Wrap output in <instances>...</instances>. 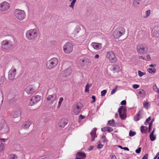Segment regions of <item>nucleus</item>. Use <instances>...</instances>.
<instances>
[{
	"label": "nucleus",
	"instance_id": "obj_28",
	"mask_svg": "<svg viewBox=\"0 0 159 159\" xmlns=\"http://www.w3.org/2000/svg\"><path fill=\"white\" fill-rule=\"evenodd\" d=\"M72 72V70L70 68H68L66 69L64 72V74L66 77L70 75Z\"/></svg>",
	"mask_w": 159,
	"mask_h": 159
},
{
	"label": "nucleus",
	"instance_id": "obj_4",
	"mask_svg": "<svg viewBox=\"0 0 159 159\" xmlns=\"http://www.w3.org/2000/svg\"><path fill=\"white\" fill-rule=\"evenodd\" d=\"M1 48L5 50H9L12 48L13 46V42L10 40L5 39L3 40L1 43Z\"/></svg>",
	"mask_w": 159,
	"mask_h": 159
},
{
	"label": "nucleus",
	"instance_id": "obj_52",
	"mask_svg": "<svg viewBox=\"0 0 159 159\" xmlns=\"http://www.w3.org/2000/svg\"><path fill=\"white\" fill-rule=\"evenodd\" d=\"M103 145L101 143H99L97 145V148L98 149H101L102 148L103 146Z\"/></svg>",
	"mask_w": 159,
	"mask_h": 159
},
{
	"label": "nucleus",
	"instance_id": "obj_64",
	"mask_svg": "<svg viewBox=\"0 0 159 159\" xmlns=\"http://www.w3.org/2000/svg\"><path fill=\"white\" fill-rule=\"evenodd\" d=\"M158 154H159V152H158L156 156H155V157H154V158H153V159H156V158H157V157L158 156Z\"/></svg>",
	"mask_w": 159,
	"mask_h": 159
},
{
	"label": "nucleus",
	"instance_id": "obj_30",
	"mask_svg": "<svg viewBox=\"0 0 159 159\" xmlns=\"http://www.w3.org/2000/svg\"><path fill=\"white\" fill-rule=\"evenodd\" d=\"M148 71L149 73L151 74H153L155 73L156 71V69L154 68H149L148 69Z\"/></svg>",
	"mask_w": 159,
	"mask_h": 159
},
{
	"label": "nucleus",
	"instance_id": "obj_3",
	"mask_svg": "<svg viewBox=\"0 0 159 159\" xmlns=\"http://www.w3.org/2000/svg\"><path fill=\"white\" fill-rule=\"evenodd\" d=\"M58 60L55 57H53L49 61L46 63V67L49 70H52L58 64Z\"/></svg>",
	"mask_w": 159,
	"mask_h": 159
},
{
	"label": "nucleus",
	"instance_id": "obj_49",
	"mask_svg": "<svg viewBox=\"0 0 159 159\" xmlns=\"http://www.w3.org/2000/svg\"><path fill=\"white\" fill-rule=\"evenodd\" d=\"M139 87V85L137 84H134L133 85V87L134 89H137Z\"/></svg>",
	"mask_w": 159,
	"mask_h": 159
},
{
	"label": "nucleus",
	"instance_id": "obj_12",
	"mask_svg": "<svg viewBox=\"0 0 159 159\" xmlns=\"http://www.w3.org/2000/svg\"><path fill=\"white\" fill-rule=\"evenodd\" d=\"M41 99V96L39 95H34L30 99L29 102V105L30 106H32L39 101Z\"/></svg>",
	"mask_w": 159,
	"mask_h": 159
},
{
	"label": "nucleus",
	"instance_id": "obj_36",
	"mask_svg": "<svg viewBox=\"0 0 159 159\" xmlns=\"http://www.w3.org/2000/svg\"><path fill=\"white\" fill-rule=\"evenodd\" d=\"M102 140L103 142L104 143H106L108 141L107 139H106L105 136L104 135L102 136Z\"/></svg>",
	"mask_w": 159,
	"mask_h": 159
},
{
	"label": "nucleus",
	"instance_id": "obj_17",
	"mask_svg": "<svg viewBox=\"0 0 159 159\" xmlns=\"http://www.w3.org/2000/svg\"><path fill=\"white\" fill-rule=\"evenodd\" d=\"M67 120L66 118H63L60 120L58 125L59 127L61 128H63L66 125L67 123Z\"/></svg>",
	"mask_w": 159,
	"mask_h": 159
},
{
	"label": "nucleus",
	"instance_id": "obj_60",
	"mask_svg": "<svg viewBox=\"0 0 159 159\" xmlns=\"http://www.w3.org/2000/svg\"><path fill=\"white\" fill-rule=\"evenodd\" d=\"M63 98L62 97H61L59 99V101L58 103H59V104L60 103V104H61V103H62V102L63 101Z\"/></svg>",
	"mask_w": 159,
	"mask_h": 159
},
{
	"label": "nucleus",
	"instance_id": "obj_9",
	"mask_svg": "<svg viewBox=\"0 0 159 159\" xmlns=\"http://www.w3.org/2000/svg\"><path fill=\"white\" fill-rule=\"evenodd\" d=\"M16 73V70L14 66H12L8 72V79L9 80H14Z\"/></svg>",
	"mask_w": 159,
	"mask_h": 159
},
{
	"label": "nucleus",
	"instance_id": "obj_41",
	"mask_svg": "<svg viewBox=\"0 0 159 159\" xmlns=\"http://www.w3.org/2000/svg\"><path fill=\"white\" fill-rule=\"evenodd\" d=\"M151 13V11L150 10H148L146 11L145 12V14L146 16V17H148V16H149Z\"/></svg>",
	"mask_w": 159,
	"mask_h": 159
},
{
	"label": "nucleus",
	"instance_id": "obj_44",
	"mask_svg": "<svg viewBox=\"0 0 159 159\" xmlns=\"http://www.w3.org/2000/svg\"><path fill=\"white\" fill-rule=\"evenodd\" d=\"M136 134V133L134 132H133L132 131H130L129 133V135L130 137H132L134 136Z\"/></svg>",
	"mask_w": 159,
	"mask_h": 159
},
{
	"label": "nucleus",
	"instance_id": "obj_1",
	"mask_svg": "<svg viewBox=\"0 0 159 159\" xmlns=\"http://www.w3.org/2000/svg\"><path fill=\"white\" fill-rule=\"evenodd\" d=\"M38 35L37 30L34 29L27 30L26 33V36L30 40H35Z\"/></svg>",
	"mask_w": 159,
	"mask_h": 159
},
{
	"label": "nucleus",
	"instance_id": "obj_50",
	"mask_svg": "<svg viewBox=\"0 0 159 159\" xmlns=\"http://www.w3.org/2000/svg\"><path fill=\"white\" fill-rule=\"evenodd\" d=\"M141 147L139 148L138 149H136L135 151L137 153H139L141 152Z\"/></svg>",
	"mask_w": 159,
	"mask_h": 159
},
{
	"label": "nucleus",
	"instance_id": "obj_24",
	"mask_svg": "<svg viewBox=\"0 0 159 159\" xmlns=\"http://www.w3.org/2000/svg\"><path fill=\"white\" fill-rule=\"evenodd\" d=\"M111 70L114 72H120L121 70L120 67L118 65H114L111 67Z\"/></svg>",
	"mask_w": 159,
	"mask_h": 159
},
{
	"label": "nucleus",
	"instance_id": "obj_45",
	"mask_svg": "<svg viewBox=\"0 0 159 159\" xmlns=\"http://www.w3.org/2000/svg\"><path fill=\"white\" fill-rule=\"evenodd\" d=\"M107 93V91L106 90H104L102 91L101 92V96H105Z\"/></svg>",
	"mask_w": 159,
	"mask_h": 159
},
{
	"label": "nucleus",
	"instance_id": "obj_18",
	"mask_svg": "<svg viewBox=\"0 0 159 159\" xmlns=\"http://www.w3.org/2000/svg\"><path fill=\"white\" fill-rule=\"evenodd\" d=\"M56 95L53 94L48 96L47 98V100L49 103H52L56 100Z\"/></svg>",
	"mask_w": 159,
	"mask_h": 159
},
{
	"label": "nucleus",
	"instance_id": "obj_13",
	"mask_svg": "<svg viewBox=\"0 0 159 159\" xmlns=\"http://www.w3.org/2000/svg\"><path fill=\"white\" fill-rule=\"evenodd\" d=\"M82 107V104L81 102L77 103L74 107V114L75 115H78L80 113Z\"/></svg>",
	"mask_w": 159,
	"mask_h": 159
},
{
	"label": "nucleus",
	"instance_id": "obj_26",
	"mask_svg": "<svg viewBox=\"0 0 159 159\" xmlns=\"http://www.w3.org/2000/svg\"><path fill=\"white\" fill-rule=\"evenodd\" d=\"M141 2V0H132L133 6L135 7H139Z\"/></svg>",
	"mask_w": 159,
	"mask_h": 159
},
{
	"label": "nucleus",
	"instance_id": "obj_14",
	"mask_svg": "<svg viewBox=\"0 0 159 159\" xmlns=\"http://www.w3.org/2000/svg\"><path fill=\"white\" fill-rule=\"evenodd\" d=\"M9 3L4 1L0 4V10L2 11H4L7 10L9 8Z\"/></svg>",
	"mask_w": 159,
	"mask_h": 159
},
{
	"label": "nucleus",
	"instance_id": "obj_31",
	"mask_svg": "<svg viewBox=\"0 0 159 159\" xmlns=\"http://www.w3.org/2000/svg\"><path fill=\"white\" fill-rule=\"evenodd\" d=\"M115 120L114 119H112L111 120H109L108 121L107 125H109L113 126L115 125Z\"/></svg>",
	"mask_w": 159,
	"mask_h": 159
},
{
	"label": "nucleus",
	"instance_id": "obj_10",
	"mask_svg": "<svg viewBox=\"0 0 159 159\" xmlns=\"http://www.w3.org/2000/svg\"><path fill=\"white\" fill-rule=\"evenodd\" d=\"M9 129L6 123L3 121L0 123V131L2 134L7 133Z\"/></svg>",
	"mask_w": 159,
	"mask_h": 159
},
{
	"label": "nucleus",
	"instance_id": "obj_15",
	"mask_svg": "<svg viewBox=\"0 0 159 159\" xmlns=\"http://www.w3.org/2000/svg\"><path fill=\"white\" fill-rule=\"evenodd\" d=\"M21 114V111L20 109H16L12 111L11 114V116L13 118L18 117Z\"/></svg>",
	"mask_w": 159,
	"mask_h": 159
},
{
	"label": "nucleus",
	"instance_id": "obj_62",
	"mask_svg": "<svg viewBox=\"0 0 159 159\" xmlns=\"http://www.w3.org/2000/svg\"><path fill=\"white\" fill-rule=\"evenodd\" d=\"M110 157L111 158V159H116V157L115 155H111L110 156Z\"/></svg>",
	"mask_w": 159,
	"mask_h": 159
},
{
	"label": "nucleus",
	"instance_id": "obj_61",
	"mask_svg": "<svg viewBox=\"0 0 159 159\" xmlns=\"http://www.w3.org/2000/svg\"><path fill=\"white\" fill-rule=\"evenodd\" d=\"M134 119L135 121H137L139 120L140 118L139 117L135 115V116L134 117Z\"/></svg>",
	"mask_w": 159,
	"mask_h": 159
},
{
	"label": "nucleus",
	"instance_id": "obj_22",
	"mask_svg": "<svg viewBox=\"0 0 159 159\" xmlns=\"http://www.w3.org/2000/svg\"><path fill=\"white\" fill-rule=\"evenodd\" d=\"M91 45L94 49L97 50H99L102 48L101 43H98L93 42L91 43Z\"/></svg>",
	"mask_w": 159,
	"mask_h": 159
},
{
	"label": "nucleus",
	"instance_id": "obj_5",
	"mask_svg": "<svg viewBox=\"0 0 159 159\" xmlns=\"http://www.w3.org/2000/svg\"><path fill=\"white\" fill-rule=\"evenodd\" d=\"M14 14L16 18L20 21L24 19L26 17L25 11L20 9H16L15 10Z\"/></svg>",
	"mask_w": 159,
	"mask_h": 159
},
{
	"label": "nucleus",
	"instance_id": "obj_34",
	"mask_svg": "<svg viewBox=\"0 0 159 159\" xmlns=\"http://www.w3.org/2000/svg\"><path fill=\"white\" fill-rule=\"evenodd\" d=\"M149 137L150 140L151 141H154L156 139V137L155 135H154V134H152V133H151Z\"/></svg>",
	"mask_w": 159,
	"mask_h": 159
},
{
	"label": "nucleus",
	"instance_id": "obj_43",
	"mask_svg": "<svg viewBox=\"0 0 159 159\" xmlns=\"http://www.w3.org/2000/svg\"><path fill=\"white\" fill-rule=\"evenodd\" d=\"M89 86L87 84L85 88V92L87 93L89 91Z\"/></svg>",
	"mask_w": 159,
	"mask_h": 159
},
{
	"label": "nucleus",
	"instance_id": "obj_56",
	"mask_svg": "<svg viewBox=\"0 0 159 159\" xmlns=\"http://www.w3.org/2000/svg\"><path fill=\"white\" fill-rule=\"evenodd\" d=\"M107 131L109 132H111L113 131V129L111 127H107Z\"/></svg>",
	"mask_w": 159,
	"mask_h": 159
},
{
	"label": "nucleus",
	"instance_id": "obj_35",
	"mask_svg": "<svg viewBox=\"0 0 159 159\" xmlns=\"http://www.w3.org/2000/svg\"><path fill=\"white\" fill-rule=\"evenodd\" d=\"M8 159H17V157L15 154H11L9 155Z\"/></svg>",
	"mask_w": 159,
	"mask_h": 159
},
{
	"label": "nucleus",
	"instance_id": "obj_19",
	"mask_svg": "<svg viewBox=\"0 0 159 159\" xmlns=\"http://www.w3.org/2000/svg\"><path fill=\"white\" fill-rule=\"evenodd\" d=\"M76 157L75 159H84L86 157L85 153L82 152H78L76 154Z\"/></svg>",
	"mask_w": 159,
	"mask_h": 159
},
{
	"label": "nucleus",
	"instance_id": "obj_47",
	"mask_svg": "<svg viewBox=\"0 0 159 159\" xmlns=\"http://www.w3.org/2000/svg\"><path fill=\"white\" fill-rule=\"evenodd\" d=\"M139 75L140 77L142 76L145 74L143 72H142L140 70H139L138 71Z\"/></svg>",
	"mask_w": 159,
	"mask_h": 159
},
{
	"label": "nucleus",
	"instance_id": "obj_51",
	"mask_svg": "<svg viewBox=\"0 0 159 159\" xmlns=\"http://www.w3.org/2000/svg\"><path fill=\"white\" fill-rule=\"evenodd\" d=\"M107 127H105L101 129V130L102 132L107 131Z\"/></svg>",
	"mask_w": 159,
	"mask_h": 159
},
{
	"label": "nucleus",
	"instance_id": "obj_23",
	"mask_svg": "<svg viewBox=\"0 0 159 159\" xmlns=\"http://www.w3.org/2000/svg\"><path fill=\"white\" fill-rule=\"evenodd\" d=\"M79 62L82 66H84L88 65L89 60L86 58L81 59L80 60Z\"/></svg>",
	"mask_w": 159,
	"mask_h": 159
},
{
	"label": "nucleus",
	"instance_id": "obj_53",
	"mask_svg": "<svg viewBox=\"0 0 159 159\" xmlns=\"http://www.w3.org/2000/svg\"><path fill=\"white\" fill-rule=\"evenodd\" d=\"M148 154H146L143 156L142 159H148Z\"/></svg>",
	"mask_w": 159,
	"mask_h": 159
},
{
	"label": "nucleus",
	"instance_id": "obj_54",
	"mask_svg": "<svg viewBox=\"0 0 159 159\" xmlns=\"http://www.w3.org/2000/svg\"><path fill=\"white\" fill-rule=\"evenodd\" d=\"M153 90L155 91V92H157V90H158V89H158L157 86L156 85L155 86H154L153 87Z\"/></svg>",
	"mask_w": 159,
	"mask_h": 159
},
{
	"label": "nucleus",
	"instance_id": "obj_37",
	"mask_svg": "<svg viewBox=\"0 0 159 159\" xmlns=\"http://www.w3.org/2000/svg\"><path fill=\"white\" fill-rule=\"evenodd\" d=\"M151 120V116H149L148 118L145 121L144 124L145 125H147L148 124L149 122Z\"/></svg>",
	"mask_w": 159,
	"mask_h": 159
},
{
	"label": "nucleus",
	"instance_id": "obj_39",
	"mask_svg": "<svg viewBox=\"0 0 159 159\" xmlns=\"http://www.w3.org/2000/svg\"><path fill=\"white\" fill-rule=\"evenodd\" d=\"M143 106L145 108H148L149 107V103L148 102H143Z\"/></svg>",
	"mask_w": 159,
	"mask_h": 159
},
{
	"label": "nucleus",
	"instance_id": "obj_20",
	"mask_svg": "<svg viewBox=\"0 0 159 159\" xmlns=\"http://www.w3.org/2000/svg\"><path fill=\"white\" fill-rule=\"evenodd\" d=\"M152 35L155 37L159 38V27L156 26L154 28Z\"/></svg>",
	"mask_w": 159,
	"mask_h": 159
},
{
	"label": "nucleus",
	"instance_id": "obj_11",
	"mask_svg": "<svg viewBox=\"0 0 159 159\" xmlns=\"http://www.w3.org/2000/svg\"><path fill=\"white\" fill-rule=\"evenodd\" d=\"M126 108L123 106H121L118 110L119 116L120 118L122 120H125L126 118Z\"/></svg>",
	"mask_w": 159,
	"mask_h": 159
},
{
	"label": "nucleus",
	"instance_id": "obj_38",
	"mask_svg": "<svg viewBox=\"0 0 159 159\" xmlns=\"http://www.w3.org/2000/svg\"><path fill=\"white\" fill-rule=\"evenodd\" d=\"M117 88V86H116L115 88L113 89L111 92V94H113L116 92Z\"/></svg>",
	"mask_w": 159,
	"mask_h": 159
},
{
	"label": "nucleus",
	"instance_id": "obj_25",
	"mask_svg": "<svg viewBox=\"0 0 159 159\" xmlns=\"http://www.w3.org/2000/svg\"><path fill=\"white\" fill-rule=\"evenodd\" d=\"M31 124V123L30 121H27L25 122H24L22 125L21 127L22 128L24 129H28L29 128Z\"/></svg>",
	"mask_w": 159,
	"mask_h": 159
},
{
	"label": "nucleus",
	"instance_id": "obj_16",
	"mask_svg": "<svg viewBox=\"0 0 159 159\" xmlns=\"http://www.w3.org/2000/svg\"><path fill=\"white\" fill-rule=\"evenodd\" d=\"M25 91L28 94L31 95L35 93L36 89L33 86L30 85L27 87L25 89Z\"/></svg>",
	"mask_w": 159,
	"mask_h": 159
},
{
	"label": "nucleus",
	"instance_id": "obj_42",
	"mask_svg": "<svg viewBox=\"0 0 159 159\" xmlns=\"http://www.w3.org/2000/svg\"><path fill=\"white\" fill-rule=\"evenodd\" d=\"M152 121H151L150 122V123H149V125L148 132L149 133L150 132V131L151 130V129H152Z\"/></svg>",
	"mask_w": 159,
	"mask_h": 159
},
{
	"label": "nucleus",
	"instance_id": "obj_7",
	"mask_svg": "<svg viewBox=\"0 0 159 159\" xmlns=\"http://www.w3.org/2000/svg\"><path fill=\"white\" fill-rule=\"evenodd\" d=\"M64 52L67 54H69L71 53L73 49V45L70 42H67L66 43L63 47Z\"/></svg>",
	"mask_w": 159,
	"mask_h": 159
},
{
	"label": "nucleus",
	"instance_id": "obj_6",
	"mask_svg": "<svg viewBox=\"0 0 159 159\" xmlns=\"http://www.w3.org/2000/svg\"><path fill=\"white\" fill-rule=\"evenodd\" d=\"M136 50L139 53L143 54L147 53L148 49L145 44H139L136 46Z\"/></svg>",
	"mask_w": 159,
	"mask_h": 159
},
{
	"label": "nucleus",
	"instance_id": "obj_63",
	"mask_svg": "<svg viewBox=\"0 0 159 159\" xmlns=\"http://www.w3.org/2000/svg\"><path fill=\"white\" fill-rule=\"evenodd\" d=\"M84 118V117L81 115H80L79 116V120H81Z\"/></svg>",
	"mask_w": 159,
	"mask_h": 159
},
{
	"label": "nucleus",
	"instance_id": "obj_46",
	"mask_svg": "<svg viewBox=\"0 0 159 159\" xmlns=\"http://www.w3.org/2000/svg\"><path fill=\"white\" fill-rule=\"evenodd\" d=\"M146 60H145L146 61H149L151 60V58L150 57V56L148 54L146 55Z\"/></svg>",
	"mask_w": 159,
	"mask_h": 159
},
{
	"label": "nucleus",
	"instance_id": "obj_48",
	"mask_svg": "<svg viewBox=\"0 0 159 159\" xmlns=\"http://www.w3.org/2000/svg\"><path fill=\"white\" fill-rule=\"evenodd\" d=\"M7 139H3L0 138V141L1 142V143H3L5 142L6 141H7Z\"/></svg>",
	"mask_w": 159,
	"mask_h": 159
},
{
	"label": "nucleus",
	"instance_id": "obj_55",
	"mask_svg": "<svg viewBox=\"0 0 159 159\" xmlns=\"http://www.w3.org/2000/svg\"><path fill=\"white\" fill-rule=\"evenodd\" d=\"M138 58L140 59H142V60H146V58L145 57H144L142 56H139V57Z\"/></svg>",
	"mask_w": 159,
	"mask_h": 159
},
{
	"label": "nucleus",
	"instance_id": "obj_57",
	"mask_svg": "<svg viewBox=\"0 0 159 159\" xmlns=\"http://www.w3.org/2000/svg\"><path fill=\"white\" fill-rule=\"evenodd\" d=\"M93 100L91 102V103H93L95 102L96 101V98L94 96H93L92 97Z\"/></svg>",
	"mask_w": 159,
	"mask_h": 159
},
{
	"label": "nucleus",
	"instance_id": "obj_8",
	"mask_svg": "<svg viewBox=\"0 0 159 159\" xmlns=\"http://www.w3.org/2000/svg\"><path fill=\"white\" fill-rule=\"evenodd\" d=\"M106 57L111 63H115L117 60L115 54L112 51H110L107 52L106 53Z\"/></svg>",
	"mask_w": 159,
	"mask_h": 159
},
{
	"label": "nucleus",
	"instance_id": "obj_58",
	"mask_svg": "<svg viewBox=\"0 0 159 159\" xmlns=\"http://www.w3.org/2000/svg\"><path fill=\"white\" fill-rule=\"evenodd\" d=\"M120 104L121 105H125L126 104V101L125 100H124L122 101L120 103Z\"/></svg>",
	"mask_w": 159,
	"mask_h": 159
},
{
	"label": "nucleus",
	"instance_id": "obj_33",
	"mask_svg": "<svg viewBox=\"0 0 159 159\" xmlns=\"http://www.w3.org/2000/svg\"><path fill=\"white\" fill-rule=\"evenodd\" d=\"M76 0H73L71 2L70 5L69 6L73 10L74 9L75 4L76 3Z\"/></svg>",
	"mask_w": 159,
	"mask_h": 159
},
{
	"label": "nucleus",
	"instance_id": "obj_29",
	"mask_svg": "<svg viewBox=\"0 0 159 159\" xmlns=\"http://www.w3.org/2000/svg\"><path fill=\"white\" fill-rule=\"evenodd\" d=\"M5 148V144L2 143H1L0 144V152H3Z\"/></svg>",
	"mask_w": 159,
	"mask_h": 159
},
{
	"label": "nucleus",
	"instance_id": "obj_59",
	"mask_svg": "<svg viewBox=\"0 0 159 159\" xmlns=\"http://www.w3.org/2000/svg\"><path fill=\"white\" fill-rule=\"evenodd\" d=\"M141 114V111H139L136 114V116H138L139 117L140 116Z\"/></svg>",
	"mask_w": 159,
	"mask_h": 159
},
{
	"label": "nucleus",
	"instance_id": "obj_21",
	"mask_svg": "<svg viewBox=\"0 0 159 159\" xmlns=\"http://www.w3.org/2000/svg\"><path fill=\"white\" fill-rule=\"evenodd\" d=\"M97 130V128H94L93 129L90 133L91 136V139L92 141H94V140L95 138L97 137V136L96 135V131Z\"/></svg>",
	"mask_w": 159,
	"mask_h": 159
},
{
	"label": "nucleus",
	"instance_id": "obj_2",
	"mask_svg": "<svg viewBox=\"0 0 159 159\" xmlns=\"http://www.w3.org/2000/svg\"><path fill=\"white\" fill-rule=\"evenodd\" d=\"M125 32L124 28L119 27L115 29L113 32V35L115 39H118L120 37L124 35Z\"/></svg>",
	"mask_w": 159,
	"mask_h": 159
},
{
	"label": "nucleus",
	"instance_id": "obj_27",
	"mask_svg": "<svg viewBox=\"0 0 159 159\" xmlns=\"http://www.w3.org/2000/svg\"><path fill=\"white\" fill-rule=\"evenodd\" d=\"M80 30V28L79 26L76 27L72 35L74 37H76L78 36L77 34L79 33Z\"/></svg>",
	"mask_w": 159,
	"mask_h": 159
},
{
	"label": "nucleus",
	"instance_id": "obj_32",
	"mask_svg": "<svg viewBox=\"0 0 159 159\" xmlns=\"http://www.w3.org/2000/svg\"><path fill=\"white\" fill-rule=\"evenodd\" d=\"M138 93L139 95L142 97L144 96L145 94V91L143 89L139 90L138 91Z\"/></svg>",
	"mask_w": 159,
	"mask_h": 159
},
{
	"label": "nucleus",
	"instance_id": "obj_40",
	"mask_svg": "<svg viewBox=\"0 0 159 159\" xmlns=\"http://www.w3.org/2000/svg\"><path fill=\"white\" fill-rule=\"evenodd\" d=\"M141 131L142 133H146V130L144 129V126H142L141 127Z\"/></svg>",
	"mask_w": 159,
	"mask_h": 159
}]
</instances>
